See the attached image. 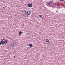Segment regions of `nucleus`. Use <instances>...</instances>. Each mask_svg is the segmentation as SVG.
<instances>
[{
	"instance_id": "f257e3e1",
	"label": "nucleus",
	"mask_w": 65,
	"mask_h": 65,
	"mask_svg": "<svg viewBox=\"0 0 65 65\" xmlns=\"http://www.w3.org/2000/svg\"><path fill=\"white\" fill-rule=\"evenodd\" d=\"M27 6L28 7H32V5L31 3H29L27 4Z\"/></svg>"
},
{
	"instance_id": "f03ea898",
	"label": "nucleus",
	"mask_w": 65,
	"mask_h": 65,
	"mask_svg": "<svg viewBox=\"0 0 65 65\" xmlns=\"http://www.w3.org/2000/svg\"><path fill=\"white\" fill-rule=\"evenodd\" d=\"M11 45L12 47H14V43H11L10 44Z\"/></svg>"
},
{
	"instance_id": "7ed1b4c3",
	"label": "nucleus",
	"mask_w": 65,
	"mask_h": 65,
	"mask_svg": "<svg viewBox=\"0 0 65 65\" xmlns=\"http://www.w3.org/2000/svg\"><path fill=\"white\" fill-rule=\"evenodd\" d=\"M27 13L28 15H30L31 14V12L30 11H28L27 12Z\"/></svg>"
},
{
	"instance_id": "20e7f679",
	"label": "nucleus",
	"mask_w": 65,
	"mask_h": 65,
	"mask_svg": "<svg viewBox=\"0 0 65 65\" xmlns=\"http://www.w3.org/2000/svg\"><path fill=\"white\" fill-rule=\"evenodd\" d=\"M23 33V32H22V31H19V36H21V34H22V33Z\"/></svg>"
},
{
	"instance_id": "39448f33",
	"label": "nucleus",
	"mask_w": 65,
	"mask_h": 65,
	"mask_svg": "<svg viewBox=\"0 0 65 65\" xmlns=\"http://www.w3.org/2000/svg\"><path fill=\"white\" fill-rule=\"evenodd\" d=\"M23 15L25 17V18H26L27 17H28V14H23Z\"/></svg>"
},
{
	"instance_id": "423d86ee",
	"label": "nucleus",
	"mask_w": 65,
	"mask_h": 65,
	"mask_svg": "<svg viewBox=\"0 0 65 65\" xmlns=\"http://www.w3.org/2000/svg\"><path fill=\"white\" fill-rule=\"evenodd\" d=\"M1 42V43L2 45H4V42L3 41H2Z\"/></svg>"
},
{
	"instance_id": "0eeeda50",
	"label": "nucleus",
	"mask_w": 65,
	"mask_h": 65,
	"mask_svg": "<svg viewBox=\"0 0 65 65\" xmlns=\"http://www.w3.org/2000/svg\"><path fill=\"white\" fill-rule=\"evenodd\" d=\"M46 5H48V6H49H49H52V5H50V3H47Z\"/></svg>"
},
{
	"instance_id": "6e6552de",
	"label": "nucleus",
	"mask_w": 65,
	"mask_h": 65,
	"mask_svg": "<svg viewBox=\"0 0 65 65\" xmlns=\"http://www.w3.org/2000/svg\"><path fill=\"white\" fill-rule=\"evenodd\" d=\"M4 43L5 44H6L7 43V40H5L4 41Z\"/></svg>"
},
{
	"instance_id": "1a4fd4ad",
	"label": "nucleus",
	"mask_w": 65,
	"mask_h": 65,
	"mask_svg": "<svg viewBox=\"0 0 65 65\" xmlns=\"http://www.w3.org/2000/svg\"><path fill=\"white\" fill-rule=\"evenodd\" d=\"M53 1H51L49 3L50 4H50H52V3H53Z\"/></svg>"
},
{
	"instance_id": "9d476101",
	"label": "nucleus",
	"mask_w": 65,
	"mask_h": 65,
	"mask_svg": "<svg viewBox=\"0 0 65 65\" xmlns=\"http://www.w3.org/2000/svg\"><path fill=\"white\" fill-rule=\"evenodd\" d=\"M32 44H30L29 45V46L30 47H32Z\"/></svg>"
},
{
	"instance_id": "9b49d317",
	"label": "nucleus",
	"mask_w": 65,
	"mask_h": 65,
	"mask_svg": "<svg viewBox=\"0 0 65 65\" xmlns=\"http://www.w3.org/2000/svg\"><path fill=\"white\" fill-rule=\"evenodd\" d=\"M56 5L57 6H59V4L58 3H56Z\"/></svg>"
},
{
	"instance_id": "f8f14e48",
	"label": "nucleus",
	"mask_w": 65,
	"mask_h": 65,
	"mask_svg": "<svg viewBox=\"0 0 65 65\" xmlns=\"http://www.w3.org/2000/svg\"><path fill=\"white\" fill-rule=\"evenodd\" d=\"M39 17H40V18H42V19H43V18H42V15H39Z\"/></svg>"
},
{
	"instance_id": "ddd939ff",
	"label": "nucleus",
	"mask_w": 65,
	"mask_h": 65,
	"mask_svg": "<svg viewBox=\"0 0 65 65\" xmlns=\"http://www.w3.org/2000/svg\"><path fill=\"white\" fill-rule=\"evenodd\" d=\"M46 42H48V39H46Z\"/></svg>"
},
{
	"instance_id": "4468645a",
	"label": "nucleus",
	"mask_w": 65,
	"mask_h": 65,
	"mask_svg": "<svg viewBox=\"0 0 65 65\" xmlns=\"http://www.w3.org/2000/svg\"><path fill=\"white\" fill-rule=\"evenodd\" d=\"M24 12H25V13H27V11H26L25 10H24Z\"/></svg>"
},
{
	"instance_id": "2eb2a0df",
	"label": "nucleus",
	"mask_w": 65,
	"mask_h": 65,
	"mask_svg": "<svg viewBox=\"0 0 65 65\" xmlns=\"http://www.w3.org/2000/svg\"><path fill=\"white\" fill-rule=\"evenodd\" d=\"M24 14H27V13H26V12H24Z\"/></svg>"
},
{
	"instance_id": "dca6fc26",
	"label": "nucleus",
	"mask_w": 65,
	"mask_h": 65,
	"mask_svg": "<svg viewBox=\"0 0 65 65\" xmlns=\"http://www.w3.org/2000/svg\"><path fill=\"white\" fill-rule=\"evenodd\" d=\"M5 40V38L3 39L2 40V41H3V40Z\"/></svg>"
},
{
	"instance_id": "f3484780",
	"label": "nucleus",
	"mask_w": 65,
	"mask_h": 65,
	"mask_svg": "<svg viewBox=\"0 0 65 65\" xmlns=\"http://www.w3.org/2000/svg\"><path fill=\"white\" fill-rule=\"evenodd\" d=\"M60 1H63L64 0H60Z\"/></svg>"
},
{
	"instance_id": "a211bd4d",
	"label": "nucleus",
	"mask_w": 65,
	"mask_h": 65,
	"mask_svg": "<svg viewBox=\"0 0 65 65\" xmlns=\"http://www.w3.org/2000/svg\"><path fill=\"white\" fill-rule=\"evenodd\" d=\"M5 52H6V53H7V52H8V51L7 50H6Z\"/></svg>"
},
{
	"instance_id": "6ab92c4d",
	"label": "nucleus",
	"mask_w": 65,
	"mask_h": 65,
	"mask_svg": "<svg viewBox=\"0 0 65 65\" xmlns=\"http://www.w3.org/2000/svg\"><path fill=\"white\" fill-rule=\"evenodd\" d=\"M64 7H65V2L64 3Z\"/></svg>"
},
{
	"instance_id": "aec40b11",
	"label": "nucleus",
	"mask_w": 65,
	"mask_h": 65,
	"mask_svg": "<svg viewBox=\"0 0 65 65\" xmlns=\"http://www.w3.org/2000/svg\"><path fill=\"white\" fill-rule=\"evenodd\" d=\"M1 44H1V42H0V45H1Z\"/></svg>"
},
{
	"instance_id": "412c9836",
	"label": "nucleus",
	"mask_w": 65,
	"mask_h": 65,
	"mask_svg": "<svg viewBox=\"0 0 65 65\" xmlns=\"http://www.w3.org/2000/svg\"><path fill=\"white\" fill-rule=\"evenodd\" d=\"M38 18H39V17H38L37 18V19H38Z\"/></svg>"
},
{
	"instance_id": "4be33fe9",
	"label": "nucleus",
	"mask_w": 65,
	"mask_h": 65,
	"mask_svg": "<svg viewBox=\"0 0 65 65\" xmlns=\"http://www.w3.org/2000/svg\"><path fill=\"white\" fill-rule=\"evenodd\" d=\"M3 8H4H4H5L4 7H3Z\"/></svg>"
},
{
	"instance_id": "5701e85b",
	"label": "nucleus",
	"mask_w": 65,
	"mask_h": 65,
	"mask_svg": "<svg viewBox=\"0 0 65 65\" xmlns=\"http://www.w3.org/2000/svg\"><path fill=\"white\" fill-rule=\"evenodd\" d=\"M13 57H15V56H14Z\"/></svg>"
}]
</instances>
